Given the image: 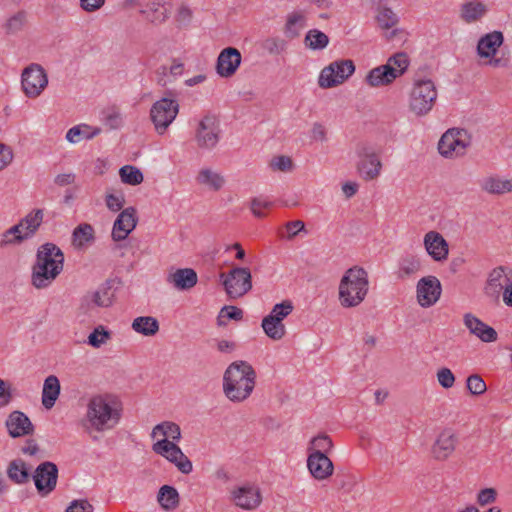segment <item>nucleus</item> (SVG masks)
Wrapping results in <instances>:
<instances>
[{
  "instance_id": "36",
  "label": "nucleus",
  "mask_w": 512,
  "mask_h": 512,
  "mask_svg": "<svg viewBox=\"0 0 512 512\" xmlns=\"http://www.w3.org/2000/svg\"><path fill=\"white\" fill-rule=\"evenodd\" d=\"M95 240V230L91 224H79L72 233V243L77 249H84Z\"/></svg>"
},
{
  "instance_id": "1",
  "label": "nucleus",
  "mask_w": 512,
  "mask_h": 512,
  "mask_svg": "<svg viewBox=\"0 0 512 512\" xmlns=\"http://www.w3.org/2000/svg\"><path fill=\"white\" fill-rule=\"evenodd\" d=\"M122 415L123 403L117 395L96 393L87 400L81 424L89 434L104 433L114 429L120 423Z\"/></svg>"
},
{
  "instance_id": "25",
  "label": "nucleus",
  "mask_w": 512,
  "mask_h": 512,
  "mask_svg": "<svg viewBox=\"0 0 512 512\" xmlns=\"http://www.w3.org/2000/svg\"><path fill=\"white\" fill-rule=\"evenodd\" d=\"M307 469L310 475L318 481L330 478L334 473V464L327 455H307Z\"/></svg>"
},
{
  "instance_id": "18",
  "label": "nucleus",
  "mask_w": 512,
  "mask_h": 512,
  "mask_svg": "<svg viewBox=\"0 0 512 512\" xmlns=\"http://www.w3.org/2000/svg\"><path fill=\"white\" fill-rule=\"evenodd\" d=\"M114 292L108 283L99 286L96 290L87 293L80 303V309L85 314H91L98 308H108L113 304Z\"/></svg>"
},
{
  "instance_id": "6",
  "label": "nucleus",
  "mask_w": 512,
  "mask_h": 512,
  "mask_svg": "<svg viewBox=\"0 0 512 512\" xmlns=\"http://www.w3.org/2000/svg\"><path fill=\"white\" fill-rule=\"evenodd\" d=\"M504 35L499 30H493L479 37L476 44V55L479 61L490 68L500 69L509 65V57L501 54Z\"/></svg>"
},
{
  "instance_id": "32",
  "label": "nucleus",
  "mask_w": 512,
  "mask_h": 512,
  "mask_svg": "<svg viewBox=\"0 0 512 512\" xmlns=\"http://www.w3.org/2000/svg\"><path fill=\"white\" fill-rule=\"evenodd\" d=\"M101 128L80 123L68 129L65 139L71 144H77L82 140H91L101 133Z\"/></svg>"
},
{
  "instance_id": "50",
  "label": "nucleus",
  "mask_w": 512,
  "mask_h": 512,
  "mask_svg": "<svg viewBox=\"0 0 512 512\" xmlns=\"http://www.w3.org/2000/svg\"><path fill=\"white\" fill-rule=\"evenodd\" d=\"M104 202L110 212L120 213L125 209V195L122 191L107 190L104 195Z\"/></svg>"
},
{
  "instance_id": "52",
  "label": "nucleus",
  "mask_w": 512,
  "mask_h": 512,
  "mask_svg": "<svg viewBox=\"0 0 512 512\" xmlns=\"http://www.w3.org/2000/svg\"><path fill=\"white\" fill-rule=\"evenodd\" d=\"M273 206L274 201L267 196L260 195L251 199L250 210L255 217L263 218L266 216L264 211Z\"/></svg>"
},
{
  "instance_id": "19",
  "label": "nucleus",
  "mask_w": 512,
  "mask_h": 512,
  "mask_svg": "<svg viewBox=\"0 0 512 512\" xmlns=\"http://www.w3.org/2000/svg\"><path fill=\"white\" fill-rule=\"evenodd\" d=\"M57 479L58 468L49 461L38 465L33 474L35 487L41 496H47L55 489Z\"/></svg>"
},
{
  "instance_id": "9",
  "label": "nucleus",
  "mask_w": 512,
  "mask_h": 512,
  "mask_svg": "<svg viewBox=\"0 0 512 512\" xmlns=\"http://www.w3.org/2000/svg\"><path fill=\"white\" fill-rule=\"evenodd\" d=\"M356 66L351 59H337L321 69L317 84L321 89H331L347 82L355 73Z\"/></svg>"
},
{
  "instance_id": "31",
  "label": "nucleus",
  "mask_w": 512,
  "mask_h": 512,
  "mask_svg": "<svg viewBox=\"0 0 512 512\" xmlns=\"http://www.w3.org/2000/svg\"><path fill=\"white\" fill-rule=\"evenodd\" d=\"M488 12L487 5L479 0H470L461 5L460 18L468 23H475L481 20Z\"/></svg>"
},
{
  "instance_id": "2",
  "label": "nucleus",
  "mask_w": 512,
  "mask_h": 512,
  "mask_svg": "<svg viewBox=\"0 0 512 512\" xmlns=\"http://www.w3.org/2000/svg\"><path fill=\"white\" fill-rule=\"evenodd\" d=\"M150 437L153 440L152 451L155 454L166 459L183 474L192 472V462L178 445L182 439V432L177 423L166 420L156 424Z\"/></svg>"
},
{
  "instance_id": "14",
  "label": "nucleus",
  "mask_w": 512,
  "mask_h": 512,
  "mask_svg": "<svg viewBox=\"0 0 512 512\" xmlns=\"http://www.w3.org/2000/svg\"><path fill=\"white\" fill-rule=\"evenodd\" d=\"M220 280L232 299L243 297L252 289V276L248 268L235 267L228 273H221Z\"/></svg>"
},
{
  "instance_id": "45",
  "label": "nucleus",
  "mask_w": 512,
  "mask_h": 512,
  "mask_svg": "<svg viewBox=\"0 0 512 512\" xmlns=\"http://www.w3.org/2000/svg\"><path fill=\"white\" fill-rule=\"evenodd\" d=\"M44 213L42 209H35L29 212L23 219L20 220L26 235L32 237L43 222Z\"/></svg>"
},
{
  "instance_id": "64",
  "label": "nucleus",
  "mask_w": 512,
  "mask_h": 512,
  "mask_svg": "<svg viewBox=\"0 0 512 512\" xmlns=\"http://www.w3.org/2000/svg\"><path fill=\"white\" fill-rule=\"evenodd\" d=\"M310 138L316 142H324L327 140L326 128L320 123H314L311 131Z\"/></svg>"
},
{
  "instance_id": "63",
  "label": "nucleus",
  "mask_w": 512,
  "mask_h": 512,
  "mask_svg": "<svg viewBox=\"0 0 512 512\" xmlns=\"http://www.w3.org/2000/svg\"><path fill=\"white\" fill-rule=\"evenodd\" d=\"M65 512H93V507L87 500H74Z\"/></svg>"
},
{
  "instance_id": "12",
  "label": "nucleus",
  "mask_w": 512,
  "mask_h": 512,
  "mask_svg": "<svg viewBox=\"0 0 512 512\" xmlns=\"http://www.w3.org/2000/svg\"><path fill=\"white\" fill-rule=\"evenodd\" d=\"M179 113V103L172 98L163 97L150 108L149 117L158 135H164Z\"/></svg>"
},
{
  "instance_id": "47",
  "label": "nucleus",
  "mask_w": 512,
  "mask_h": 512,
  "mask_svg": "<svg viewBox=\"0 0 512 512\" xmlns=\"http://www.w3.org/2000/svg\"><path fill=\"white\" fill-rule=\"evenodd\" d=\"M158 502L166 510L174 509L179 503V494L174 487L164 485L159 490Z\"/></svg>"
},
{
  "instance_id": "7",
  "label": "nucleus",
  "mask_w": 512,
  "mask_h": 512,
  "mask_svg": "<svg viewBox=\"0 0 512 512\" xmlns=\"http://www.w3.org/2000/svg\"><path fill=\"white\" fill-rule=\"evenodd\" d=\"M437 99V90L430 79L420 78L413 81L408 95L409 111L418 117L427 115Z\"/></svg>"
},
{
  "instance_id": "13",
  "label": "nucleus",
  "mask_w": 512,
  "mask_h": 512,
  "mask_svg": "<svg viewBox=\"0 0 512 512\" xmlns=\"http://www.w3.org/2000/svg\"><path fill=\"white\" fill-rule=\"evenodd\" d=\"M293 308L290 300H284L275 304L270 313L262 319L261 327L268 338L278 341L285 336L286 327L283 320L292 313Z\"/></svg>"
},
{
  "instance_id": "26",
  "label": "nucleus",
  "mask_w": 512,
  "mask_h": 512,
  "mask_svg": "<svg viewBox=\"0 0 512 512\" xmlns=\"http://www.w3.org/2000/svg\"><path fill=\"white\" fill-rule=\"evenodd\" d=\"M166 282L178 291H188L198 282V276L192 268H177L169 271Z\"/></svg>"
},
{
  "instance_id": "49",
  "label": "nucleus",
  "mask_w": 512,
  "mask_h": 512,
  "mask_svg": "<svg viewBox=\"0 0 512 512\" xmlns=\"http://www.w3.org/2000/svg\"><path fill=\"white\" fill-rule=\"evenodd\" d=\"M119 176L122 183L136 186L143 182L144 176L141 170L132 165H124L119 169Z\"/></svg>"
},
{
  "instance_id": "34",
  "label": "nucleus",
  "mask_w": 512,
  "mask_h": 512,
  "mask_svg": "<svg viewBox=\"0 0 512 512\" xmlns=\"http://www.w3.org/2000/svg\"><path fill=\"white\" fill-rule=\"evenodd\" d=\"M422 270V260L413 254L403 255L398 261L397 275L400 279L414 277Z\"/></svg>"
},
{
  "instance_id": "37",
  "label": "nucleus",
  "mask_w": 512,
  "mask_h": 512,
  "mask_svg": "<svg viewBox=\"0 0 512 512\" xmlns=\"http://www.w3.org/2000/svg\"><path fill=\"white\" fill-rule=\"evenodd\" d=\"M131 328L137 334L152 337L159 331V322L153 316H139L133 319Z\"/></svg>"
},
{
  "instance_id": "56",
  "label": "nucleus",
  "mask_w": 512,
  "mask_h": 512,
  "mask_svg": "<svg viewBox=\"0 0 512 512\" xmlns=\"http://www.w3.org/2000/svg\"><path fill=\"white\" fill-rule=\"evenodd\" d=\"M436 378L439 385L444 389L452 388L455 384V376L451 369L442 367L437 370Z\"/></svg>"
},
{
  "instance_id": "57",
  "label": "nucleus",
  "mask_w": 512,
  "mask_h": 512,
  "mask_svg": "<svg viewBox=\"0 0 512 512\" xmlns=\"http://www.w3.org/2000/svg\"><path fill=\"white\" fill-rule=\"evenodd\" d=\"M467 389L473 395H481L486 391L487 387L484 380L475 374L467 378Z\"/></svg>"
},
{
  "instance_id": "15",
  "label": "nucleus",
  "mask_w": 512,
  "mask_h": 512,
  "mask_svg": "<svg viewBox=\"0 0 512 512\" xmlns=\"http://www.w3.org/2000/svg\"><path fill=\"white\" fill-rule=\"evenodd\" d=\"M48 86V75L38 63H31L22 70L21 88L26 97H39Z\"/></svg>"
},
{
  "instance_id": "30",
  "label": "nucleus",
  "mask_w": 512,
  "mask_h": 512,
  "mask_svg": "<svg viewBox=\"0 0 512 512\" xmlns=\"http://www.w3.org/2000/svg\"><path fill=\"white\" fill-rule=\"evenodd\" d=\"M395 80L391 69L383 64L369 70L364 82L371 88H380L390 86Z\"/></svg>"
},
{
  "instance_id": "35",
  "label": "nucleus",
  "mask_w": 512,
  "mask_h": 512,
  "mask_svg": "<svg viewBox=\"0 0 512 512\" xmlns=\"http://www.w3.org/2000/svg\"><path fill=\"white\" fill-rule=\"evenodd\" d=\"M375 21L382 32H388L400 22L399 15L389 6H378L375 11Z\"/></svg>"
},
{
  "instance_id": "8",
  "label": "nucleus",
  "mask_w": 512,
  "mask_h": 512,
  "mask_svg": "<svg viewBox=\"0 0 512 512\" xmlns=\"http://www.w3.org/2000/svg\"><path fill=\"white\" fill-rule=\"evenodd\" d=\"M471 146V136L465 129L450 128L440 137L437 150L445 159L454 160L466 155Z\"/></svg>"
},
{
  "instance_id": "16",
  "label": "nucleus",
  "mask_w": 512,
  "mask_h": 512,
  "mask_svg": "<svg viewBox=\"0 0 512 512\" xmlns=\"http://www.w3.org/2000/svg\"><path fill=\"white\" fill-rule=\"evenodd\" d=\"M220 137L219 122L214 116L206 115L198 122L195 130V141L200 149H214L219 143Z\"/></svg>"
},
{
  "instance_id": "3",
  "label": "nucleus",
  "mask_w": 512,
  "mask_h": 512,
  "mask_svg": "<svg viewBox=\"0 0 512 512\" xmlns=\"http://www.w3.org/2000/svg\"><path fill=\"white\" fill-rule=\"evenodd\" d=\"M256 372L246 361H235L225 370L223 376V392L234 403L248 399L256 385Z\"/></svg>"
},
{
  "instance_id": "38",
  "label": "nucleus",
  "mask_w": 512,
  "mask_h": 512,
  "mask_svg": "<svg viewBox=\"0 0 512 512\" xmlns=\"http://www.w3.org/2000/svg\"><path fill=\"white\" fill-rule=\"evenodd\" d=\"M307 26L306 14L300 11H294L287 16L284 33L288 38H296Z\"/></svg>"
},
{
  "instance_id": "43",
  "label": "nucleus",
  "mask_w": 512,
  "mask_h": 512,
  "mask_svg": "<svg viewBox=\"0 0 512 512\" xmlns=\"http://www.w3.org/2000/svg\"><path fill=\"white\" fill-rule=\"evenodd\" d=\"M304 44L313 51L324 50L329 44V37L318 29H311L305 35Z\"/></svg>"
},
{
  "instance_id": "20",
  "label": "nucleus",
  "mask_w": 512,
  "mask_h": 512,
  "mask_svg": "<svg viewBox=\"0 0 512 512\" xmlns=\"http://www.w3.org/2000/svg\"><path fill=\"white\" fill-rule=\"evenodd\" d=\"M423 246L427 255L435 262L443 263L449 256V244L441 233L428 231L423 237Z\"/></svg>"
},
{
  "instance_id": "5",
  "label": "nucleus",
  "mask_w": 512,
  "mask_h": 512,
  "mask_svg": "<svg viewBox=\"0 0 512 512\" xmlns=\"http://www.w3.org/2000/svg\"><path fill=\"white\" fill-rule=\"evenodd\" d=\"M369 291L367 271L359 266L349 268L343 274L338 287L339 302L344 308L359 306Z\"/></svg>"
},
{
  "instance_id": "51",
  "label": "nucleus",
  "mask_w": 512,
  "mask_h": 512,
  "mask_svg": "<svg viewBox=\"0 0 512 512\" xmlns=\"http://www.w3.org/2000/svg\"><path fill=\"white\" fill-rule=\"evenodd\" d=\"M143 13L146 16V19L154 24H160L168 17L167 8L158 2L150 3Z\"/></svg>"
},
{
  "instance_id": "41",
  "label": "nucleus",
  "mask_w": 512,
  "mask_h": 512,
  "mask_svg": "<svg viewBox=\"0 0 512 512\" xmlns=\"http://www.w3.org/2000/svg\"><path fill=\"white\" fill-rule=\"evenodd\" d=\"M9 479L16 484H25L29 481L30 472L26 463L21 459L13 460L7 469Z\"/></svg>"
},
{
  "instance_id": "39",
  "label": "nucleus",
  "mask_w": 512,
  "mask_h": 512,
  "mask_svg": "<svg viewBox=\"0 0 512 512\" xmlns=\"http://www.w3.org/2000/svg\"><path fill=\"white\" fill-rule=\"evenodd\" d=\"M196 180L214 191L220 190L225 185V178L219 172L210 168H203L198 172Z\"/></svg>"
},
{
  "instance_id": "21",
  "label": "nucleus",
  "mask_w": 512,
  "mask_h": 512,
  "mask_svg": "<svg viewBox=\"0 0 512 512\" xmlns=\"http://www.w3.org/2000/svg\"><path fill=\"white\" fill-rule=\"evenodd\" d=\"M138 223L137 211L130 206L122 210L115 219L111 231L114 241H123L136 228Z\"/></svg>"
},
{
  "instance_id": "62",
  "label": "nucleus",
  "mask_w": 512,
  "mask_h": 512,
  "mask_svg": "<svg viewBox=\"0 0 512 512\" xmlns=\"http://www.w3.org/2000/svg\"><path fill=\"white\" fill-rule=\"evenodd\" d=\"M13 152L11 148L0 143V171L4 170L13 161Z\"/></svg>"
},
{
  "instance_id": "27",
  "label": "nucleus",
  "mask_w": 512,
  "mask_h": 512,
  "mask_svg": "<svg viewBox=\"0 0 512 512\" xmlns=\"http://www.w3.org/2000/svg\"><path fill=\"white\" fill-rule=\"evenodd\" d=\"M5 426L8 434L12 438H20L31 435L34 431V426L30 419L21 411L11 412L6 421Z\"/></svg>"
},
{
  "instance_id": "23",
  "label": "nucleus",
  "mask_w": 512,
  "mask_h": 512,
  "mask_svg": "<svg viewBox=\"0 0 512 512\" xmlns=\"http://www.w3.org/2000/svg\"><path fill=\"white\" fill-rule=\"evenodd\" d=\"M512 282V269L507 266L493 268L487 276L485 292L490 295L500 294Z\"/></svg>"
},
{
  "instance_id": "44",
  "label": "nucleus",
  "mask_w": 512,
  "mask_h": 512,
  "mask_svg": "<svg viewBox=\"0 0 512 512\" xmlns=\"http://www.w3.org/2000/svg\"><path fill=\"white\" fill-rule=\"evenodd\" d=\"M27 23V13L18 11L10 15L3 24V29L7 35H16L21 32Z\"/></svg>"
},
{
  "instance_id": "10",
  "label": "nucleus",
  "mask_w": 512,
  "mask_h": 512,
  "mask_svg": "<svg viewBox=\"0 0 512 512\" xmlns=\"http://www.w3.org/2000/svg\"><path fill=\"white\" fill-rule=\"evenodd\" d=\"M229 501L241 510L254 511L261 506L263 497L258 484L244 481L229 488Z\"/></svg>"
},
{
  "instance_id": "29",
  "label": "nucleus",
  "mask_w": 512,
  "mask_h": 512,
  "mask_svg": "<svg viewBox=\"0 0 512 512\" xmlns=\"http://www.w3.org/2000/svg\"><path fill=\"white\" fill-rule=\"evenodd\" d=\"M482 191L491 195H504L512 192V178L490 174L480 180Z\"/></svg>"
},
{
  "instance_id": "17",
  "label": "nucleus",
  "mask_w": 512,
  "mask_h": 512,
  "mask_svg": "<svg viewBox=\"0 0 512 512\" xmlns=\"http://www.w3.org/2000/svg\"><path fill=\"white\" fill-rule=\"evenodd\" d=\"M441 294V282L434 275L424 276L416 283V300L422 308L434 306L439 301Z\"/></svg>"
},
{
  "instance_id": "59",
  "label": "nucleus",
  "mask_w": 512,
  "mask_h": 512,
  "mask_svg": "<svg viewBox=\"0 0 512 512\" xmlns=\"http://www.w3.org/2000/svg\"><path fill=\"white\" fill-rule=\"evenodd\" d=\"M264 48L270 54H279L285 49V41L277 37L268 38L264 41Z\"/></svg>"
},
{
  "instance_id": "28",
  "label": "nucleus",
  "mask_w": 512,
  "mask_h": 512,
  "mask_svg": "<svg viewBox=\"0 0 512 512\" xmlns=\"http://www.w3.org/2000/svg\"><path fill=\"white\" fill-rule=\"evenodd\" d=\"M457 437L450 429H445L439 433L433 446L432 454L438 460L447 459L455 450Z\"/></svg>"
},
{
  "instance_id": "33",
  "label": "nucleus",
  "mask_w": 512,
  "mask_h": 512,
  "mask_svg": "<svg viewBox=\"0 0 512 512\" xmlns=\"http://www.w3.org/2000/svg\"><path fill=\"white\" fill-rule=\"evenodd\" d=\"M61 391L60 381L55 375H49L43 383L41 401L42 405L46 409H51L57 399L59 398Z\"/></svg>"
},
{
  "instance_id": "11",
  "label": "nucleus",
  "mask_w": 512,
  "mask_h": 512,
  "mask_svg": "<svg viewBox=\"0 0 512 512\" xmlns=\"http://www.w3.org/2000/svg\"><path fill=\"white\" fill-rule=\"evenodd\" d=\"M355 153L358 158L356 168L360 177L365 181L378 178L383 164L376 148L371 144L361 143L357 145Z\"/></svg>"
},
{
  "instance_id": "54",
  "label": "nucleus",
  "mask_w": 512,
  "mask_h": 512,
  "mask_svg": "<svg viewBox=\"0 0 512 512\" xmlns=\"http://www.w3.org/2000/svg\"><path fill=\"white\" fill-rule=\"evenodd\" d=\"M498 497V492L493 487H486L480 489L476 494V503L481 506L485 507L488 505H491L496 502Z\"/></svg>"
},
{
  "instance_id": "4",
  "label": "nucleus",
  "mask_w": 512,
  "mask_h": 512,
  "mask_svg": "<svg viewBox=\"0 0 512 512\" xmlns=\"http://www.w3.org/2000/svg\"><path fill=\"white\" fill-rule=\"evenodd\" d=\"M64 255L53 243H45L38 248L36 263L32 269V284L37 289L47 288L62 272Z\"/></svg>"
},
{
  "instance_id": "53",
  "label": "nucleus",
  "mask_w": 512,
  "mask_h": 512,
  "mask_svg": "<svg viewBox=\"0 0 512 512\" xmlns=\"http://www.w3.org/2000/svg\"><path fill=\"white\" fill-rule=\"evenodd\" d=\"M102 122L110 129H120L124 124V117L116 108H108L102 112Z\"/></svg>"
},
{
  "instance_id": "46",
  "label": "nucleus",
  "mask_w": 512,
  "mask_h": 512,
  "mask_svg": "<svg viewBox=\"0 0 512 512\" xmlns=\"http://www.w3.org/2000/svg\"><path fill=\"white\" fill-rule=\"evenodd\" d=\"M28 238L30 237L26 235L23 226L19 222L2 233L0 244L1 246L18 244Z\"/></svg>"
},
{
  "instance_id": "58",
  "label": "nucleus",
  "mask_w": 512,
  "mask_h": 512,
  "mask_svg": "<svg viewBox=\"0 0 512 512\" xmlns=\"http://www.w3.org/2000/svg\"><path fill=\"white\" fill-rule=\"evenodd\" d=\"M106 3V0H79L80 9L88 14L98 12Z\"/></svg>"
},
{
  "instance_id": "22",
  "label": "nucleus",
  "mask_w": 512,
  "mask_h": 512,
  "mask_svg": "<svg viewBox=\"0 0 512 512\" xmlns=\"http://www.w3.org/2000/svg\"><path fill=\"white\" fill-rule=\"evenodd\" d=\"M242 62V56L234 47L224 48L218 55L216 72L220 77L229 78L233 76Z\"/></svg>"
},
{
  "instance_id": "42",
  "label": "nucleus",
  "mask_w": 512,
  "mask_h": 512,
  "mask_svg": "<svg viewBox=\"0 0 512 512\" xmlns=\"http://www.w3.org/2000/svg\"><path fill=\"white\" fill-rule=\"evenodd\" d=\"M385 65L391 69L394 78L398 79L402 75H404L408 70L410 65V59L405 52H398L394 55H391L387 59Z\"/></svg>"
},
{
  "instance_id": "40",
  "label": "nucleus",
  "mask_w": 512,
  "mask_h": 512,
  "mask_svg": "<svg viewBox=\"0 0 512 512\" xmlns=\"http://www.w3.org/2000/svg\"><path fill=\"white\" fill-rule=\"evenodd\" d=\"M334 448V444L329 435L319 433L312 437L307 445V455L322 454L327 455Z\"/></svg>"
},
{
  "instance_id": "55",
  "label": "nucleus",
  "mask_w": 512,
  "mask_h": 512,
  "mask_svg": "<svg viewBox=\"0 0 512 512\" xmlns=\"http://www.w3.org/2000/svg\"><path fill=\"white\" fill-rule=\"evenodd\" d=\"M269 166L273 171L290 172L293 169V162L289 156L279 155L271 159Z\"/></svg>"
},
{
  "instance_id": "24",
  "label": "nucleus",
  "mask_w": 512,
  "mask_h": 512,
  "mask_svg": "<svg viewBox=\"0 0 512 512\" xmlns=\"http://www.w3.org/2000/svg\"><path fill=\"white\" fill-rule=\"evenodd\" d=\"M463 323L470 334L474 335L482 342L492 343L498 338V334L493 327L487 325L472 313L464 314Z\"/></svg>"
},
{
  "instance_id": "60",
  "label": "nucleus",
  "mask_w": 512,
  "mask_h": 512,
  "mask_svg": "<svg viewBox=\"0 0 512 512\" xmlns=\"http://www.w3.org/2000/svg\"><path fill=\"white\" fill-rule=\"evenodd\" d=\"M228 318L233 320H241L243 317V311L236 306H225L221 309L218 316L219 324H222V318Z\"/></svg>"
},
{
  "instance_id": "61",
  "label": "nucleus",
  "mask_w": 512,
  "mask_h": 512,
  "mask_svg": "<svg viewBox=\"0 0 512 512\" xmlns=\"http://www.w3.org/2000/svg\"><path fill=\"white\" fill-rule=\"evenodd\" d=\"M304 229H305V224L301 220H294V221L287 222L285 224V230H286L287 234L284 235L283 237H285L288 240H291L292 238L297 236Z\"/></svg>"
},
{
  "instance_id": "48",
  "label": "nucleus",
  "mask_w": 512,
  "mask_h": 512,
  "mask_svg": "<svg viewBox=\"0 0 512 512\" xmlns=\"http://www.w3.org/2000/svg\"><path fill=\"white\" fill-rule=\"evenodd\" d=\"M112 338V332L104 325L95 327L87 338V343L93 348H100L106 345Z\"/></svg>"
}]
</instances>
